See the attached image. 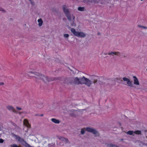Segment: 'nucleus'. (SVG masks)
<instances>
[{
    "mask_svg": "<svg viewBox=\"0 0 147 147\" xmlns=\"http://www.w3.org/2000/svg\"><path fill=\"white\" fill-rule=\"evenodd\" d=\"M119 0H89L88 4L94 5L98 3L100 5H113L115 1H118Z\"/></svg>",
    "mask_w": 147,
    "mask_h": 147,
    "instance_id": "f257e3e1",
    "label": "nucleus"
},
{
    "mask_svg": "<svg viewBox=\"0 0 147 147\" xmlns=\"http://www.w3.org/2000/svg\"><path fill=\"white\" fill-rule=\"evenodd\" d=\"M62 8L63 12L65 16L69 20L71 21L72 20V18L73 20L75 19V16L73 14L71 15L69 9L67 8L66 5H63Z\"/></svg>",
    "mask_w": 147,
    "mask_h": 147,
    "instance_id": "f03ea898",
    "label": "nucleus"
},
{
    "mask_svg": "<svg viewBox=\"0 0 147 147\" xmlns=\"http://www.w3.org/2000/svg\"><path fill=\"white\" fill-rule=\"evenodd\" d=\"M97 82V80L96 78V77L94 76L93 77L92 80H91L87 78H86L84 76L83 82L82 84H85L88 87L91 86L92 82L95 84Z\"/></svg>",
    "mask_w": 147,
    "mask_h": 147,
    "instance_id": "7ed1b4c3",
    "label": "nucleus"
},
{
    "mask_svg": "<svg viewBox=\"0 0 147 147\" xmlns=\"http://www.w3.org/2000/svg\"><path fill=\"white\" fill-rule=\"evenodd\" d=\"M86 111V110L85 109H78L77 110L72 109L70 110V112L69 113V114L70 116L74 117H76L79 116V115L78 113V112L82 114L83 111Z\"/></svg>",
    "mask_w": 147,
    "mask_h": 147,
    "instance_id": "20e7f679",
    "label": "nucleus"
},
{
    "mask_svg": "<svg viewBox=\"0 0 147 147\" xmlns=\"http://www.w3.org/2000/svg\"><path fill=\"white\" fill-rule=\"evenodd\" d=\"M85 131L91 132L95 135H96L98 134V132L95 129L90 127H87L82 129L80 132L81 134L82 135H84L85 133Z\"/></svg>",
    "mask_w": 147,
    "mask_h": 147,
    "instance_id": "39448f33",
    "label": "nucleus"
},
{
    "mask_svg": "<svg viewBox=\"0 0 147 147\" xmlns=\"http://www.w3.org/2000/svg\"><path fill=\"white\" fill-rule=\"evenodd\" d=\"M84 76L81 77H77L74 78H73V84L77 85L82 84Z\"/></svg>",
    "mask_w": 147,
    "mask_h": 147,
    "instance_id": "423d86ee",
    "label": "nucleus"
},
{
    "mask_svg": "<svg viewBox=\"0 0 147 147\" xmlns=\"http://www.w3.org/2000/svg\"><path fill=\"white\" fill-rule=\"evenodd\" d=\"M71 32L75 36L81 38L85 37L86 34L83 32L76 31L75 29L72 28L71 30Z\"/></svg>",
    "mask_w": 147,
    "mask_h": 147,
    "instance_id": "0eeeda50",
    "label": "nucleus"
},
{
    "mask_svg": "<svg viewBox=\"0 0 147 147\" xmlns=\"http://www.w3.org/2000/svg\"><path fill=\"white\" fill-rule=\"evenodd\" d=\"M73 78L71 77H65L63 78L62 81L63 84L66 85L69 84H73Z\"/></svg>",
    "mask_w": 147,
    "mask_h": 147,
    "instance_id": "6e6552de",
    "label": "nucleus"
},
{
    "mask_svg": "<svg viewBox=\"0 0 147 147\" xmlns=\"http://www.w3.org/2000/svg\"><path fill=\"white\" fill-rule=\"evenodd\" d=\"M40 76L39 79H41L46 83H48L49 82L52 81L51 78H49L47 76H45L41 74Z\"/></svg>",
    "mask_w": 147,
    "mask_h": 147,
    "instance_id": "1a4fd4ad",
    "label": "nucleus"
},
{
    "mask_svg": "<svg viewBox=\"0 0 147 147\" xmlns=\"http://www.w3.org/2000/svg\"><path fill=\"white\" fill-rule=\"evenodd\" d=\"M40 74L36 72L30 71L28 72L27 75L29 76H34L37 79H39Z\"/></svg>",
    "mask_w": 147,
    "mask_h": 147,
    "instance_id": "9d476101",
    "label": "nucleus"
},
{
    "mask_svg": "<svg viewBox=\"0 0 147 147\" xmlns=\"http://www.w3.org/2000/svg\"><path fill=\"white\" fill-rule=\"evenodd\" d=\"M123 80L124 81L126 82L127 84L129 87H134L132 83V81H131L129 78L125 77H123Z\"/></svg>",
    "mask_w": 147,
    "mask_h": 147,
    "instance_id": "9b49d317",
    "label": "nucleus"
},
{
    "mask_svg": "<svg viewBox=\"0 0 147 147\" xmlns=\"http://www.w3.org/2000/svg\"><path fill=\"white\" fill-rule=\"evenodd\" d=\"M6 109L8 110L12 111L14 113H17V111L15 110L14 107L10 105H8L6 107Z\"/></svg>",
    "mask_w": 147,
    "mask_h": 147,
    "instance_id": "f8f14e48",
    "label": "nucleus"
},
{
    "mask_svg": "<svg viewBox=\"0 0 147 147\" xmlns=\"http://www.w3.org/2000/svg\"><path fill=\"white\" fill-rule=\"evenodd\" d=\"M134 79V85L138 86L140 85V83L138 78L135 76H133Z\"/></svg>",
    "mask_w": 147,
    "mask_h": 147,
    "instance_id": "ddd939ff",
    "label": "nucleus"
},
{
    "mask_svg": "<svg viewBox=\"0 0 147 147\" xmlns=\"http://www.w3.org/2000/svg\"><path fill=\"white\" fill-rule=\"evenodd\" d=\"M24 124L28 128H30L31 127L30 124L29 123L27 119H25L24 120Z\"/></svg>",
    "mask_w": 147,
    "mask_h": 147,
    "instance_id": "4468645a",
    "label": "nucleus"
},
{
    "mask_svg": "<svg viewBox=\"0 0 147 147\" xmlns=\"http://www.w3.org/2000/svg\"><path fill=\"white\" fill-rule=\"evenodd\" d=\"M120 53L119 52H113L111 51L108 53V55H116L120 56Z\"/></svg>",
    "mask_w": 147,
    "mask_h": 147,
    "instance_id": "2eb2a0df",
    "label": "nucleus"
},
{
    "mask_svg": "<svg viewBox=\"0 0 147 147\" xmlns=\"http://www.w3.org/2000/svg\"><path fill=\"white\" fill-rule=\"evenodd\" d=\"M107 80L106 79L101 78L99 80V83L100 84H104L106 83L105 82Z\"/></svg>",
    "mask_w": 147,
    "mask_h": 147,
    "instance_id": "dca6fc26",
    "label": "nucleus"
},
{
    "mask_svg": "<svg viewBox=\"0 0 147 147\" xmlns=\"http://www.w3.org/2000/svg\"><path fill=\"white\" fill-rule=\"evenodd\" d=\"M138 27L140 28L141 30H146L147 31V26H143L141 25H138Z\"/></svg>",
    "mask_w": 147,
    "mask_h": 147,
    "instance_id": "f3484780",
    "label": "nucleus"
},
{
    "mask_svg": "<svg viewBox=\"0 0 147 147\" xmlns=\"http://www.w3.org/2000/svg\"><path fill=\"white\" fill-rule=\"evenodd\" d=\"M63 79V78L61 77H56L55 78H51V81H56L57 80H59L60 81H62Z\"/></svg>",
    "mask_w": 147,
    "mask_h": 147,
    "instance_id": "a211bd4d",
    "label": "nucleus"
},
{
    "mask_svg": "<svg viewBox=\"0 0 147 147\" xmlns=\"http://www.w3.org/2000/svg\"><path fill=\"white\" fill-rule=\"evenodd\" d=\"M51 121L53 123H56L58 124L60 123V121L55 118H52L51 119Z\"/></svg>",
    "mask_w": 147,
    "mask_h": 147,
    "instance_id": "6ab92c4d",
    "label": "nucleus"
},
{
    "mask_svg": "<svg viewBox=\"0 0 147 147\" xmlns=\"http://www.w3.org/2000/svg\"><path fill=\"white\" fill-rule=\"evenodd\" d=\"M85 7H80L78 8V10L80 11H84L85 10Z\"/></svg>",
    "mask_w": 147,
    "mask_h": 147,
    "instance_id": "aec40b11",
    "label": "nucleus"
},
{
    "mask_svg": "<svg viewBox=\"0 0 147 147\" xmlns=\"http://www.w3.org/2000/svg\"><path fill=\"white\" fill-rule=\"evenodd\" d=\"M38 25L39 26H41L43 22L41 18H40L38 20Z\"/></svg>",
    "mask_w": 147,
    "mask_h": 147,
    "instance_id": "412c9836",
    "label": "nucleus"
},
{
    "mask_svg": "<svg viewBox=\"0 0 147 147\" xmlns=\"http://www.w3.org/2000/svg\"><path fill=\"white\" fill-rule=\"evenodd\" d=\"M60 139L61 140L65 142L66 143H69L68 140L67 138H64L62 137Z\"/></svg>",
    "mask_w": 147,
    "mask_h": 147,
    "instance_id": "4be33fe9",
    "label": "nucleus"
},
{
    "mask_svg": "<svg viewBox=\"0 0 147 147\" xmlns=\"http://www.w3.org/2000/svg\"><path fill=\"white\" fill-rule=\"evenodd\" d=\"M127 134L129 135H133V134L134 133V131H129L126 133Z\"/></svg>",
    "mask_w": 147,
    "mask_h": 147,
    "instance_id": "5701e85b",
    "label": "nucleus"
},
{
    "mask_svg": "<svg viewBox=\"0 0 147 147\" xmlns=\"http://www.w3.org/2000/svg\"><path fill=\"white\" fill-rule=\"evenodd\" d=\"M134 133L137 135L141 134V132L140 130H136L134 131Z\"/></svg>",
    "mask_w": 147,
    "mask_h": 147,
    "instance_id": "b1692460",
    "label": "nucleus"
},
{
    "mask_svg": "<svg viewBox=\"0 0 147 147\" xmlns=\"http://www.w3.org/2000/svg\"><path fill=\"white\" fill-rule=\"evenodd\" d=\"M73 21H71L70 23L71 26H72L75 27L76 26V24L74 21V20H73Z\"/></svg>",
    "mask_w": 147,
    "mask_h": 147,
    "instance_id": "393cba45",
    "label": "nucleus"
},
{
    "mask_svg": "<svg viewBox=\"0 0 147 147\" xmlns=\"http://www.w3.org/2000/svg\"><path fill=\"white\" fill-rule=\"evenodd\" d=\"M0 11H2L3 13H5L6 11L3 8L0 7Z\"/></svg>",
    "mask_w": 147,
    "mask_h": 147,
    "instance_id": "a878e982",
    "label": "nucleus"
},
{
    "mask_svg": "<svg viewBox=\"0 0 147 147\" xmlns=\"http://www.w3.org/2000/svg\"><path fill=\"white\" fill-rule=\"evenodd\" d=\"M30 2V3L33 6H34L35 5L34 2L32 0H29Z\"/></svg>",
    "mask_w": 147,
    "mask_h": 147,
    "instance_id": "bb28decb",
    "label": "nucleus"
},
{
    "mask_svg": "<svg viewBox=\"0 0 147 147\" xmlns=\"http://www.w3.org/2000/svg\"><path fill=\"white\" fill-rule=\"evenodd\" d=\"M69 35L68 34H66L63 35L64 37L65 38H68L69 37Z\"/></svg>",
    "mask_w": 147,
    "mask_h": 147,
    "instance_id": "cd10ccee",
    "label": "nucleus"
},
{
    "mask_svg": "<svg viewBox=\"0 0 147 147\" xmlns=\"http://www.w3.org/2000/svg\"><path fill=\"white\" fill-rule=\"evenodd\" d=\"M11 147H19L17 145L14 144L11 146Z\"/></svg>",
    "mask_w": 147,
    "mask_h": 147,
    "instance_id": "c85d7f7f",
    "label": "nucleus"
},
{
    "mask_svg": "<svg viewBox=\"0 0 147 147\" xmlns=\"http://www.w3.org/2000/svg\"><path fill=\"white\" fill-rule=\"evenodd\" d=\"M16 109H17L18 110H21L22 109V108L20 107H16Z\"/></svg>",
    "mask_w": 147,
    "mask_h": 147,
    "instance_id": "c756f323",
    "label": "nucleus"
},
{
    "mask_svg": "<svg viewBox=\"0 0 147 147\" xmlns=\"http://www.w3.org/2000/svg\"><path fill=\"white\" fill-rule=\"evenodd\" d=\"M144 132L145 135L146 136V137L147 138V130H145L144 131Z\"/></svg>",
    "mask_w": 147,
    "mask_h": 147,
    "instance_id": "7c9ffc66",
    "label": "nucleus"
},
{
    "mask_svg": "<svg viewBox=\"0 0 147 147\" xmlns=\"http://www.w3.org/2000/svg\"><path fill=\"white\" fill-rule=\"evenodd\" d=\"M4 142V140L2 139H0V143H3Z\"/></svg>",
    "mask_w": 147,
    "mask_h": 147,
    "instance_id": "2f4dec72",
    "label": "nucleus"
},
{
    "mask_svg": "<svg viewBox=\"0 0 147 147\" xmlns=\"http://www.w3.org/2000/svg\"><path fill=\"white\" fill-rule=\"evenodd\" d=\"M54 144H51H51H48V146H49V147H51V146H53L54 145Z\"/></svg>",
    "mask_w": 147,
    "mask_h": 147,
    "instance_id": "473e14b6",
    "label": "nucleus"
},
{
    "mask_svg": "<svg viewBox=\"0 0 147 147\" xmlns=\"http://www.w3.org/2000/svg\"><path fill=\"white\" fill-rule=\"evenodd\" d=\"M35 117H37V116H40V115L38 114H35Z\"/></svg>",
    "mask_w": 147,
    "mask_h": 147,
    "instance_id": "72a5a7b5",
    "label": "nucleus"
},
{
    "mask_svg": "<svg viewBox=\"0 0 147 147\" xmlns=\"http://www.w3.org/2000/svg\"><path fill=\"white\" fill-rule=\"evenodd\" d=\"M4 84V83L3 82L0 83V86H2V85H3Z\"/></svg>",
    "mask_w": 147,
    "mask_h": 147,
    "instance_id": "f704fd0d",
    "label": "nucleus"
},
{
    "mask_svg": "<svg viewBox=\"0 0 147 147\" xmlns=\"http://www.w3.org/2000/svg\"><path fill=\"white\" fill-rule=\"evenodd\" d=\"M52 11H56V9H55V8H53L52 9Z\"/></svg>",
    "mask_w": 147,
    "mask_h": 147,
    "instance_id": "c9c22d12",
    "label": "nucleus"
},
{
    "mask_svg": "<svg viewBox=\"0 0 147 147\" xmlns=\"http://www.w3.org/2000/svg\"><path fill=\"white\" fill-rule=\"evenodd\" d=\"M24 113V112H19V114H22V113Z\"/></svg>",
    "mask_w": 147,
    "mask_h": 147,
    "instance_id": "e433bc0d",
    "label": "nucleus"
},
{
    "mask_svg": "<svg viewBox=\"0 0 147 147\" xmlns=\"http://www.w3.org/2000/svg\"><path fill=\"white\" fill-rule=\"evenodd\" d=\"M104 55H105V56H106V55H107V53H104Z\"/></svg>",
    "mask_w": 147,
    "mask_h": 147,
    "instance_id": "4c0bfd02",
    "label": "nucleus"
},
{
    "mask_svg": "<svg viewBox=\"0 0 147 147\" xmlns=\"http://www.w3.org/2000/svg\"><path fill=\"white\" fill-rule=\"evenodd\" d=\"M43 116V114H41L40 115V116Z\"/></svg>",
    "mask_w": 147,
    "mask_h": 147,
    "instance_id": "58836bf2",
    "label": "nucleus"
},
{
    "mask_svg": "<svg viewBox=\"0 0 147 147\" xmlns=\"http://www.w3.org/2000/svg\"><path fill=\"white\" fill-rule=\"evenodd\" d=\"M142 33L144 34H145L146 33L145 32H142Z\"/></svg>",
    "mask_w": 147,
    "mask_h": 147,
    "instance_id": "ea45409f",
    "label": "nucleus"
},
{
    "mask_svg": "<svg viewBox=\"0 0 147 147\" xmlns=\"http://www.w3.org/2000/svg\"><path fill=\"white\" fill-rule=\"evenodd\" d=\"M120 140L121 141H123V139H121Z\"/></svg>",
    "mask_w": 147,
    "mask_h": 147,
    "instance_id": "a19ab883",
    "label": "nucleus"
},
{
    "mask_svg": "<svg viewBox=\"0 0 147 147\" xmlns=\"http://www.w3.org/2000/svg\"><path fill=\"white\" fill-rule=\"evenodd\" d=\"M2 129L1 127H0V131H1V130Z\"/></svg>",
    "mask_w": 147,
    "mask_h": 147,
    "instance_id": "79ce46f5",
    "label": "nucleus"
},
{
    "mask_svg": "<svg viewBox=\"0 0 147 147\" xmlns=\"http://www.w3.org/2000/svg\"><path fill=\"white\" fill-rule=\"evenodd\" d=\"M13 125H16L15 124H13Z\"/></svg>",
    "mask_w": 147,
    "mask_h": 147,
    "instance_id": "37998d69",
    "label": "nucleus"
},
{
    "mask_svg": "<svg viewBox=\"0 0 147 147\" xmlns=\"http://www.w3.org/2000/svg\"><path fill=\"white\" fill-rule=\"evenodd\" d=\"M98 35H100V33H98Z\"/></svg>",
    "mask_w": 147,
    "mask_h": 147,
    "instance_id": "c03bdc74",
    "label": "nucleus"
},
{
    "mask_svg": "<svg viewBox=\"0 0 147 147\" xmlns=\"http://www.w3.org/2000/svg\"><path fill=\"white\" fill-rule=\"evenodd\" d=\"M146 71H147V69H146Z\"/></svg>",
    "mask_w": 147,
    "mask_h": 147,
    "instance_id": "a18cd8bd",
    "label": "nucleus"
}]
</instances>
